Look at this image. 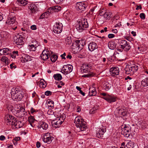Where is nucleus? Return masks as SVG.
Here are the masks:
<instances>
[{
  "instance_id": "nucleus-1",
  "label": "nucleus",
  "mask_w": 148,
  "mask_h": 148,
  "mask_svg": "<svg viewBox=\"0 0 148 148\" xmlns=\"http://www.w3.org/2000/svg\"><path fill=\"white\" fill-rule=\"evenodd\" d=\"M11 110L14 114L18 117H23L27 114V112L25 111L24 108L18 104L15 105V108H12Z\"/></svg>"
},
{
  "instance_id": "nucleus-2",
  "label": "nucleus",
  "mask_w": 148,
  "mask_h": 148,
  "mask_svg": "<svg viewBox=\"0 0 148 148\" xmlns=\"http://www.w3.org/2000/svg\"><path fill=\"white\" fill-rule=\"evenodd\" d=\"M74 122L78 129L77 130L79 132L84 131L87 128L85 122L80 117H76L75 119Z\"/></svg>"
},
{
  "instance_id": "nucleus-3",
  "label": "nucleus",
  "mask_w": 148,
  "mask_h": 148,
  "mask_svg": "<svg viewBox=\"0 0 148 148\" xmlns=\"http://www.w3.org/2000/svg\"><path fill=\"white\" fill-rule=\"evenodd\" d=\"M88 27V25L87 19L83 18L77 21L76 29L78 32H81Z\"/></svg>"
},
{
  "instance_id": "nucleus-4",
  "label": "nucleus",
  "mask_w": 148,
  "mask_h": 148,
  "mask_svg": "<svg viewBox=\"0 0 148 148\" xmlns=\"http://www.w3.org/2000/svg\"><path fill=\"white\" fill-rule=\"evenodd\" d=\"M22 92L17 88L12 89L11 94L12 99L16 101H21L23 97Z\"/></svg>"
},
{
  "instance_id": "nucleus-5",
  "label": "nucleus",
  "mask_w": 148,
  "mask_h": 148,
  "mask_svg": "<svg viewBox=\"0 0 148 148\" xmlns=\"http://www.w3.org/2000/svg\"><path fill=\"white\" fill-rule=\"evenodd\" d=\"M138 69V66L137 65L133 64L132 65H127L125 69V73L127 74L133 75L136 72Z\"/></svg>"
},
{
  "instance_id": "nucleus-6",
  "label": "nucleus",
  "mask_w": 148,
  "mask_h": 148,
  "mask_svg": "<svg viewBox=\"0 0 148 148\" xmlns=\"http://www.w3.org/2000/svg\"><path fill=\"white\" fill-rule=\"evenodd\" d=\"M122 130L121 133L123 136L126 137H129L131 134V127L129 125L123 124L121 126Z\"/></svg>"
},
{
  "instance_id": "nucleus-7",
  "label": "nucleus",
  "mask_w": 148,
  "mask_h": 148,
  "mask_svg": "<svg viewBox=\"0 0 148 148\" xmlns=\"http://www.w3.org/2000/svg\"><path fill=\"white\" fill-rule=\"evenodd\" d=\"M88 6L87 3L84 2H77L76 5V10L79 12H82L86 10Z\"/></svg>"
},
{
  "instance_id": "nucleus-8",
  "label": "nucleus",
  "mask_w": 148,
  "mask_h": 148,
  "mask_svg": "<svg viewBox=\"0 0 148 148\" xmlns=\"http://www.w3.org/2000/svg\"><path fill=\"white\" fill-rule=\"evenodd\" d=\"M80 41L79 40H76L72 43V44L71 47L72 51L75 53H77L79 50V49H81L82 48L80 47Z\"/></svg>"
},
{
  "instance_id": "nucleus-9",
  "label": "nucleus",
  "mask_w": 148,
  "mask_h": 148,
  "mask_svg": "<svg viewBox=\"0 0 148 148\" xmlns=\"http://www.w3.org/2000/svg\"><path fill=\"white\" fill-rule=\"evenodd\" d=\"M106 127H102L100 128H98L96 130V136L99 138L104 139L103 135L106 132Z\"/></svg>"
},
{
  "instance_id": "nucleus-10",
  "label": "nucleus",
  "mask_w": 148,
  "mask_h": 148,
  "mask_svg": "<svg viewBox=\"0 0 148 148\" xmlns=\"http://www.w3.org/2000/svg\"><path fill=\"white\" fill-rule=\"evenodd\" d=\"M121 48L125 51H128L131 48L129 42L125 40H122L120 42Z\"/></svg>"
},
{
  "instance_id": "nucleus-11",
  "label": "nucleus",
  "mask_w": 148,
  "mask_h": 148,
  "mask_svg": "<svg viewBox=\"0 0 148 148\" xmlns=\"http://www.w3.org/2000/svg\"><path fill=\"white\" fill-rule=\"evenodd\" d=\"M15 121L14 117L8 114H6L5 117V122L7 125H12Z\"/></svg>"
},
{
  "instance_id": "nucleus-12",
  "label": "nucleus",
  "mask_w": 148,
  "mask_h": 148,
  "mask_svg": "<svg viewBox=\"0 0 148 148\" xmlns=\"http://www.w3.org/2000/svg\"><path fill=\"white\" fill-rule=\"evenodd\" d=\"M48 127V124L44 121L39 122L37 126L38 130L41 132H44L45 130H47Z\"/></svg>"
},
{
  "instance_id": "nucleus-13",
  "label": "nucleus",
  "mask_w": 148,
  "mask_h": 148,
  "mask_svg": "<svg viewBox=\"0 0 148 148\" xmlns=\"http://www.w3.org/2000/svg\"><path fill=\"white\" fill-rule=\"evenodd\" d=\"M14 42L18 45L21 46L24 44L23 38L21 36L17 34L14 37Z\"/></svg>"
},
{
  "instance_id": "nucleus-14",
  "label": "nucleus",
  "mask_w": 148,
  "mask_h": 148,
  "mask_svg": "<svg viewBox=\"0 0 148 148\" xmlns=\"http://www.w3.org/2000/svg\"><path fill=\"white\" fill-rule=\"evenodd\" d=\"M63 25L62 23H56L53 28V31L56 34L60 33L62 31Z\"/></svg>"
},
{
  "instance_id": "nucleus-15",
  "label": "nucleus",
  "mask_w": 148,
  "mask_h": 148,
  "mask_svg": "<svg viewBox=\"0 0 148 148\" xmlns=\"http://www.w3.org/2000/svg\"><path fill=\"white\" fill-rule=\"evenodd\" d=\"M92 68V66L89 63H84L82 64L81 67L82 71L84 73H90Z\"/></svg>"
},
{
  "instance_id": "nucleus-16",
  "label": "nucleus",
  "mask_w": 148,
  "mask_h": 148,
  "mask_svg": "<svg viewBox=\"0 0 148 148\" xmlns=\"http://www.w3.org/2000/svg\"><path fill=\"white\" fill-rule=\"evenodd\" d=\"M72 71V67L71 65H64L61 70V72L64 74H67Z\"/></svg>"
},
{
  "instance_id": "nucleus-17",
  "label": "nucleus",
  "mask_w": 148,
  "mask_h": 148,
  "mask_svg": "<svg viewBox=\"0 0 148 148\" xmlns=\"http://www.w3.org/2000/svg\"><path fill=\"white\" fill-rule=\"evenodd\" d=\"M53 139V137L51 136L49 133L45 134L42 138V140L43 142L48 144L51 143Z\"/></svg>"
},
{
  "instance_id": "nucleus-18",
  "label": "nucleus",
  "mask_w": 148,
  "mask_h": 148,
  "mask_svg": "<svg viewBox=\"0 0 148 148\" xmlns=\"http://www.w3.org/2000/svg\"><path fill=\"white\" fill-rule=\"evenodd\" d=\"M110 73L112 76H115L119 74V69L117 67H113L110 70Z\"/></svg>"
},
{
  "instance_id": "nucleus-19",
  "label": "nucleus",
  "mask_w": 148,
  "mask_h": 148,
  "mask_svg": "<svg viewBox=\"0 0 148 148\" xmlns=\"http://www.w3.org/2000/svg\"><path fill=\"white\" fill-rule=\"evenodd\" d=\"M49 53L48 50H44L40 56L41 58L43 60H47L49 58Z\"/></svg>"
},
{
  "instance_id": "nucleus-20",
  "label": "nucleus",
  "mask_w": 148,
  "mask_h": 148,
  "mask_svg": "<svg viewBox=\"0 0 148 148\" xmlns=\"http://www.w3.org/2000/svg\"><path fill=\"white\" fill-rule=\"evenodd\" d=\"M102 98L110 103L114 102L116 101V97L110 95L107 96L106 97H103Z\"/></svg>"
},
{
  "instance_id": "nucleus-21",
  "label": "nucleus",
  "mask_w": 148,
  "mask_h": 148,
  "mask_svg": "<svg viewBox=\"0 0 148 148\" xmlns=\"http://www.w3.org/2000/svg\"><path fill=\"white\" fill-rule=\"evenodd\" d=\"M10 36L9 34L7 32L2 31L0 33V37L2 40H6Z\"/></svg>"
},
{
  "instance_id": "nucleus-22",
  "label": "nucleus",
  "mask_w": 148,
  "mask_h": 148,
  "mask_svg": "<svg viewBox=\"0 0 148 148\" xmlns=\"http://www.w3.org/2000/svg\"><path fill=\"white\" fill-rule=\"evenodd\" d=\"M89 50L91 51H93L98 48L96 43L94 42H90L88 45Z\"/></svg>"
},
{
  "instance_id": "nucleus-23",
  "label": "nucleus",
  "mask_w": 148,
  "mask_h": 148,
  "mask_svg": "<svg viewBox=\"0 0 148 148\" xmlns=\"http://www.w3.org/2000/svg\"><path fill=\"white\" fill-rule=\"evenodd\" d=\"M28 11L30 13H32L36 11L37 7L34 4H31L28 7Z\"/></svg>"
},
{
  "instance_id": "nucleus-24",
  "label": "nucleus",
  "mask_w": 148,
  "mask_h": 148,
  "mask_svg": "<svg viewBox=\"0 0 148 148\" xmlns=\"http://www.w3.org/2000/svg\"><path fill=\"white\" fill-rule=\"evenodd\" d=\"M15 18L14 17H12L10 16L8 18V20L6 22V23L8 24H13L15 22Z\"/></svg>"
},
{
  "instance_id": "nucleus-25",
  "label": "nucleus",
  "mask_w": 148,
  "mask_h": 148,
  "mask_svg": "<svg viewBox=\"0 0 148 148\" xmlns=\"http://www.w3.org/2000/svg\"><path fill=\"white\" fill-rule=\"evenodd\" d=\"M23 124L20 121H17L15 120L14 122L13 123L12 126H14L17 128H19L23 126Z\"/></svg>"
},
{
  "instance_id": "nucleus-26",
  "label": "nucleus",
  "mask_w": 148,
  "mask_h": 148,
  "mask_svg": "<svg viewBox=\"0 0 148 148\" xmlns=\"http://www.w3.org/2000/svg\"><path fill=\"white\" fill-rule=\"evenodd\" d=\"M112 86V84L109 82H106L103 84V88L106 91L109 90Z\"/></svg>"
},
{
  "instance_id": "nucleus-27",
  "label": "nucleus",
  "mask_w": 148,
  "mask_h": 148,
  "mask_svg": "<svg viewBox=\"0 0 148 148\" xmlns=\"http://www.w3.org/2000/svg\"><path fill=\"white\" fill-rule=\"evenodd\" d=\"M32 58L30 56L27 55H25L22 57V60L24 62L31 61L32 60Z\"/></svg>"
},
{
  "instance_id": "nucleus-28",
  "label": "nucleus",
  "mask_w": 148,
  "mask_h": 148,
  "mask_svg": "<svg viewBox=\"0 0 148 148\" xmlns=\"http://www.w3.org/2000/svg\"><path fill=\"white\" fill-rule=\"evenodd\" d=\"M56 120L57 121L56 122L52 123L53 126L55 127L56 128L59 127L62 124V121H60L58 119Z\"/></svg>"
},
{
  "instance_id": "nucleus-29",
  "label": "nucleus",
  "mask_w": 148,
  "mask_h": 148,
  "mask_svg": "<svg viewBox=\"0 0 148 148\" xmlns=\"http://www.w3.org/2000/svg\"><path fill=\"white\" fill-rule=\"evenodd\" d=\"M141 84L144 87L148 86V77L145 78L141 81Z\"/></svg>"
},
{
  "instance_id": "nucleus-30",
  "label": "nucleus",
  "mask_w": 148,
  "mask_h": 148,
  "mask_svg": "<svg viewBox=\"0 0 148 148\" xmlns=\"http://www.w3.org/2000/svg\"><path fill=\"white\" fill-rule=\"evenodd\" d=\"M93 88L92 90L91 88H90L89 89V94L90 96H95L97 94V92L95 88Z\"/></svg>"
},
{
  "instance_id": "nucleus-31",
  "label": "nucleus",
  "mask_w": 148,
  "mask_h": 148,
  "mask_svg": "<svg viewBox=\"0 0 148 148\" xmlns=\"http://www.w3.org/2000/svg\"><path fill=\"white\" fill-rule=\"evenodd\" d=\"M108 45L109 48L112 50L114 49L116 47L115 44L113 42H109Z\"/></svg>"
},
{
  "instance_id": "nucleus-32",
  "label": "nucleus",
  "mask_w": 148,
  "mask_h": 148,
  "mask_svg": "<svg viewBox=\"0 0 148 148\" xmlns=\"http://www.w3.org/2000/svg\"><path fill=\"white\" fill-rule=\"evenodd\" d=\"M133 142L130 141L124 146V148H133L134 146Z\"/></svg>"
},
{
  "instance_id": "nucleus-33",
  "label": "nucleus",
  "mask_w": 148,
  "mask_h": 148,
  "mask_svg": "<svg viewBox=\"0 0 148 148\" xmlns=\"http://www.w3.org/2000/svg\"><path fill=\"white\" fill-rule=\"evenodd\" d=\"M72 42L71 38V37H68L65 39V43L66 45H70Z\"/></svg>"
},
{
  "instance_id": "nucleus-34",
  "label": "nucleus",
  "mask_w": 148,
  "mask_h": 148,
  "mask_svg": "<svg viewBox=\"0 0 148 148\" xmlns=\"http://www.w3.org/2000/svg\"><path fill=\"white\" fill-rule=\"evenodd\" d=\"M35 121V119L33 116H31L28 118L29 122L31 125L32 127H34L33 123Z\"/></svg>"
},
{
  "instance_id": "nucleus-35",
  "label": "nucleus",
  "mask_w": 148,
  "mask_h": 148,
  "mask_svg": "<svg viewBox=\"0 0 148 148\" xmlns=\"http://www.w3.org/2000/svg\"><path fill=\"white\" fill-rule=\"evenodd\" d=\"M18 4L24 6L26 5L27 3V1L25 0H17Z\"/></svg>"
},
{
  "instance_id": "nucleus-36",
  "label": "nucleus",
  "mask_w": 148,
  "mask_h": 148,
  "mask_svg": "<svg viewBox=\"0 0 148 148\" xmlns=\"http://www.w3.org/2000/svg\"><path fill=\"white\" fill-rule=\"evenodd\" d=\"M111 15L112 14L110 12H104L102 15L101 14V16L103 15L104 18L107 19H110L111 17Z\"/></svg>"
},
{
  "instance_id": "nucleus-37",
  "label": "nucleus",
  "mask_w": 148,
  "mask_h": 148,
  "mask_svg": "<svg viewBox=\"0 0 148 148\" xmlns=\"http://www.w3.org/2000/svg\"><path fill=\"white\" fill-rule=\"evenodd\" d=\"M96 74L95 73L93 72H90L88 74L82 76V77H90L94 76Z\"/></svg>"
},
{
  "instance_id": "nucleus-38",
  "label": "nucleus",
  "mask_w": 148,
  "mask_h": 148,
  "mask_svg": "<svg viewBox=\"0 0 148 148\" xmlns=\"http://www.w3.org/2000/svg\"><path fill=\"white\" fill-rule=\"evenodd\" d=\"M54 79L56 80H60L61 79L62 76L60 74L57 73L53 75Z\"/></svg>"
},
{
  "instance_id": "nucleus-39",
  "label": "nucleus",
  "mask_w": 148,
  "mask_h": 148,
  "mask_svg": "<svg viewBox=\"0 0 148 148\" xmlns=\"http://www.w3.org/2000/svg\"><path fill=\"white\" fill-rule=\"evenodd\" d=\"M39 86L40 88H45L46 86L45 82L41 80L40 81L39 84Z\"/></svg>"
},
{
  "instance_id": "nucleus-40",
  "label": "nucleus",
  "mask_w": 148,
  "mask_h": 148,
  "mask_svg": "<svg viewBox=\"0 0 148 148\" xmlns=\"http://www.w3.org/2000/svg\"><path fill=\"white\" fill-rule=\"evenodd\" d=\"M50 58L52 62H55L58 58V56L56 55H53L51 56Z\"/></svg>"
},
{
  "instance_id": "nucleus-41",
  "label": "nucleus",
  "mask_w": 148,
  "mask_h": 148,
  "mask_svg": "<svg viewBox=\"0 0 148 148\" xmlns=\"http://www.w3.org/2000/svg\"><path fill=\"white\" fill-rule=\"evenodd\" d=\"M28 47V48L30 51H35L36 50V47L33 45H29Z\"/></svg>"
},
{
  "instance_id": "nucleus-42",
  "label": "nucleus",
  "mask_w": 148,
  "mask_h": 148,
  "mask_svg": "<svg viewBox=\"0 0 148 148\" xmlns=\"http://www.w3.org/2000/svg\"><path fill=\"white\" fill-rule=\"evenodd\" d=\"M54 102L52 101H49L48 102V106L53 108L54 107Z\"/></svg>"
},
{
  "instance_id": "nucleus-43",
  "label": "nucleus",
  "mask_w": 148,
  "mask_h": 148,
  "mask_svg": "<svg viewBox=\"0 0 148 148\" xmlns=\"http://www.w3.org/2000/svg\"><path fill=\"white\" fill-rule=\"evenodd\" d=\"M76 88L77 90L79 91V93L82 94L83 96H84L85 95V93L84 92H82L81 90V88L79 86H77L76 87Z\"/></svg>"
},
{
  "instance_id": "nucleus-44",
  "label": "nucleus",
  "mask_w": 148,
  "mask_h": 148,
  "mask_svg": "<svg viewBox=\"0 0 148 148\" xmlns=\"http://www.w3.org/2000/svg\"><path fill=\"white\" fill-rule=\"evenodd\" d=\"M54 12H58L59 11L61 10V8L60 6H54Z\"/></svg>"
},
{
  "instance_id": "nucleus-45",
  "label": "nucleus",
  "mask_w": 148,
  "mask_h": 148,
  "mask_svg": "<svg viewBox=\"0 0 148 148\" xmlns=\"http://www.w3.org/2000/svg\"><path fill=\"white\" fill-rule=\"evenodd\" d=\"M8 58L7 57L5 56H3L1 58V60L2 61L4 62L5 64H6L8 62Z\"/></svg>"
},
{
  "instance_id": "nucleus-46",
  "label": "nucleus",
  "mask_w": 148,
  "mask_h": 148,
  "mask_svg": "<svg viewBox=\"0 0 148 148\" xmlns=\"http://www.w3.org/2000/svg\"><path fill=\"white\" fill-rule=\"evenodd\" d=\"M97 109V107L93 108L90 110L89 112L90 114H93L95 112Z\"/></svg>"
},
{
  "instance_id": "nucleus-47",
  "label": "nucleus",
  "mask_w": 148,
  "mask_h": 148,
  "mask_svg": "<svg viewBox=\"0 0 148 148\" xmlns=\"http://www.w3.org/2000/svg\"><path fill=\"white\" fill-rule=\"evenodd\" d=\"M32 42L33 43L32 45H33L35 47H37L39 45L38 42L37 41L33 40L32 41Z\"/></svg>"
},
{
  "instance_id": "nucleus-48",
  "label": "nucleus",
  "mask_w": 148,
  "mask_h": 148,
  "mask_svg": "<svg viewBox=\"0 0 148 148\" xmlns=\"http://www.w3.org/2000/svg\"><path fill=\"white\" fill-rule=\"evenodd\" d=\"M30 112L32 114H34L37 112H38V111L37 110L34 109L33 108H32L30 110Z\"/></svg>"
},
{
  "instance_id": "nucleus-49",
  "label": "nucleus",
  "mask_w": 148,
  "mask_h": 148,
  "mask_svg": "<svg viewBox=\"0 0 148 148\" xmlns=\"http://www.w3.org/2000/svg\"><path fill=\"white\" fill-rule=\"evenodd\" d=\"M48 12L50 13H52L53 12H54V7L50 8L48 9Z\"/></svg>"
},
{
  "instance_id": "nucleus-50",
  "label": "nucleus",
  "mask_w": 148,
  "mask_h": 148,
  "mask_svg": "<svg viewBox=\"0 0 148 148\" xmlns=\"http://www.w3.org/2000/svg\"><path fill=\"white\" fill-rule=\"evenodd\" d=\"M47 13L46 12H45L42 14L40 16V18L42 19L44 18H46Z\"/></svg>"
},
{
  "instance_id": "nucleus-51",
  "label": "nucleus",
  "mask_w": 148,
  "mask_h": 148,
  "mask_svg": "<svg viewBox=\"0 0 148 148\" xmlns=\"http://www.w3.org/2000/svg\"><path fill=\"white\" fill-rule=\"evenodd\" d=\"M140 18L142 19H144L145 18V16L144 13H141L140 14Z\"/></svg>"
},
{
  "instance_id": "nucleus-52",
  "label": "nucleus",
  "mask_w": 148,
  "mask_h": 148,
  "mask_svg": "<svg viewBox=\"0 0 148 148\" xmlns=\"http://www.w3.org/2000/svg\"><path fill=\"white\" fill-rule=\"evenodd\" d=\"M52 94V92L50 91H47L45 92V95L47 96L51 95Z\"/></svg>"
},
{
  "instance_id": "nucleus-53",
  "label": "nucleus",
  "mask_w": 148,
  "mask_h": 148,
  "mask_svg": "<svg viewBox=\"0 0 148 148\" xmlns=\"http://www.w3.org/2000/svg\"><path fill=\"white\" fill-rule=\"evenodd\" d=\"M57 119H58V120H59L60 121H62V123L64 121L65 118H63V117H62V116H61L59 118H58Z\"/></svg>"
},
{
  "instance_id": "nucleus-54",
  "label": "nucleus",
  "mask_w": 148,
  "mask_h": 148,
  "mask_svg": "<svg viewBox=\"0 0 148 148\" xmlns=\"http://www.w3.org/2000/svg\"><path fill=\"white\" fill-rule=\"evenodd\" d=\"M3 53H6L9 51V49L8 48H4L2 49Z\"/></svg>"
},
{
  "instance_id": "nucleus-55",
  "label": "nucleus",
  "mask_w": 148,
  "mask_h": 148,
  "mask_svg": "<svg viewBox=\"0 0 148 148\" xmlns=\"http://www.w3.org/2000/svg\"><path fill=\"white\" fill-rule=\"evenodd\" d=\"M10 68L12 69L14 68V69H15L16 67V66L14 64L12 63L10 65Z\"/></svg>"
},
{
  "instance_id": "nucleus-56",
  "label": "nucleus",
  "mask_w": 148,
  "mask_h": 148,
  "mask_svg": "<svg viewBox=\"0 0 148 148\" xmlns=\"http://www.w3.org/2000/svg\"><path fill=\"white\" fill-rule=\"evenodd\" d=\"M47 114L49 115H53V111L51 110H48L47 112Z\"/></svg>"
},
{
  "instance_id": "nucleus-57",
  "label": "nucleus",
  "mask_w": 148,
  "mask_h": 148,
  "mask_svg": "<svg viewBox=\"0 0 148 148\" xmlns=\"http://www.w3.org/2000/svg\"><path fill=\"white\" fill-rule=\"evenodd\" d=\"M108 37L109 38H112L114 37V35L113 34H109L108 35Z\"/></svg>"
},
{
  "instance_id": "nucleus-58",
  "label": "nucleus",
  "mask_w": 148,
  "mask_h": 148,
  "mask_svg": "<svg viewBox=\"0 0 148 148\" xmlns=\"http://www.w3.org/2000/svg\"><path fill=\"white\" fill-rule=\"evenodd\" d=\"M31 28L32 29L35 30L36 29V26L35 25H33L31 26Z\"/></svg>"
},
{
  "instance_id": "nucleus-59",
  "label": "nucleus",
  "mask_w": 148,
  "mask_h": 148,
  "mask_svg": "<svg viewBox=\"0 0 148 148\" xmlns=\"http://www.w3.org/2000/svg\"><path fill=\"white\" fill-rule=\"evenodd\" d=\"M20 137H16L14 138L13 140L14 141L17 142V141L20 140Z\"/></svg>"
},
{
  "instance_id": "nucleus-60",
  "label": "nucleus",
  "mask_w": 148,
  "mask_h": 148,
  "mask_svg": "<svg viewBox=\"0 0 148 148\" xmlns=\"http://www.w3.org/2000/svg\"><path fill=\"white\" fill-rule=\"evenodd\" d=\"M142 126L143 127H142V128L143 129H144L146 127V126L147 125V123H145L144 122H143L142 123Z\"/></svg>"
},
{
  "instance_id": "nucleus-61",
  "label": "nucleus",
  "mask_w": 148,
  "mask_h": 148,
  "mask_svg": "<svg viewBox=\"0 0 148 148\" xmlns=\"http://www.w3.org/2000/svg\"><path fill=\"white\" fill-rule=\"evenodd\" d=\"M36 146L37 148H39L40 146V142L38 141L36 143Z\"/></svg>"
},
{
  "instance_id": "nucleus-62",
  "label": "nucleus",
  "mask_w": 148,
  "mask_h": 148,
  "mask_svg": "<svg viewBox=\"0 0 148 148\" xmlns=\"http://www.w3.org/2000/svg\"><path fill=\"white\" fill-rule=\"evenodd\" d=\"M5 139V137L3 135L0 136V140H3Z\"/></svg>"
},
{
  "instance_id": "nucleus-63",
  "label": "nucleus",
  "mask_w": 148,
  "mask_h": 148,
  "mask_svg": "<svg viewBox=\"0 0 148 148\" xmlns=\"http://www.w3.org/2000/svg\"><path fill=\"white\" fill-rule=\"evenodd\" d=\"M66 56V53H64L63 54H62L61 55V57H62V59H65L66 58L65 56Z\"/></svg>"
},
{
  "instance_id": "nucleus-64",
  "label": "nucleus",
  "mask_w": 148,
  "mask_h": 148,
  "mask_svg": "<svg viewBox=\"0 0 148 148\" xmlns=\"http://www.w3.org/2000/svg\"><path fill=\"white\" fill-rule=\"evenodd\" d=\"M117 110L118 111V113L119 114H121V112H122V109H121V108H117Z\"/></svg>"
}]
</instances>
